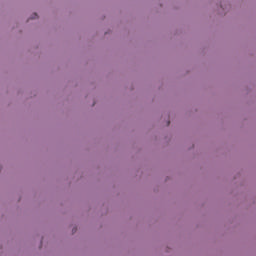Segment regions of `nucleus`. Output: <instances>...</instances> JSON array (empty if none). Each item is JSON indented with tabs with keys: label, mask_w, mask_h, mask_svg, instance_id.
I'll use <instances>...</instances> for the list:
<instances>
[{
	"label": "nucleus",
	"mask_w": 256,
	"mask_h": 256,
	"mask_svg": "<svg viewBox=\"0 0 256 256\" xmlns=\"http://www.w3.org/2000/svg\"><path fill=\"white\" fill-rule=\"evenodd\" d=\"M75 231H76V230L74 229L73 232L75 233Z\"/></svg>",
	"instance_id": "obj_2"
},
{
	"label": "nucleus",
	"mask_w": 256,
	"mask_h": 256,
	"mask_svg": "<svg viewBox=\"0 0 256 256\" xmlns=\"http://www.w3.org/2000/svg\"><path fill=\"white\" fill-rule=\"evenodd\" d=\"M33 19H37V13H34Z\"/></svg>",
	"instance_id": "obj_1"
}]
</instances>
